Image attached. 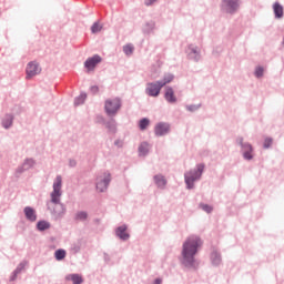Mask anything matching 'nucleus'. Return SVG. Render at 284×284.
Instances as JSON below:
<instances>
[{"mask_svg": "<svg viewBox=\"0 0 284 284\" xmlns=\"http://www.w3.org/2000/svg\"><path fill=\"white\" fill-rule=\"evenodd\" d=\"M201 245H203V242L199 236H190L183 243L182 263L185 267H192V265H194V256H196V252H199Z\"/></svg>", "mask_w": 284, "mask_h": 284, "instance_id": "obj_1", "label": "nucleus"}, {"mask_svg": "<svg viewBox=\"0 0 284 284\" xmlns=\"http://www.w3.org/2000/svg\"><path fill=\"white\" fill-rule=\"evenodd\" d=\"M63 183V179L61 175H58L53 182V191L51 192V202L48 204V209L53 212V214H58L61 216L65 212V207L61 204V185Z\"/></svg>", "mask_w": 284, "mask_h": 284, "instance_id": "obj_2", "label": "nucleus"}, {"mask_svg": "<svg viewBox=\"0 0 284 284\" xmlns=\"http://www.w3.org/2000/svg\"><path fill=\"white\" fill-rule=\"evenodd\" d=\"M203 170H205V165L199 164L196 171H191L185 174V183L189 190H192V187H194V181H199V179H201V174H203Z\"/></svg>", "mask_w": 284, "mask_h": 284, "instance_id": "obj_3", "label": "nucleus"}, {"mask_svg": "<svg viewBox=\"0 0 284 284\" xmlns=\"http://www.w3.org/2000/svg\"><path fill=\"white\" fill-rule=\"evenodd\" d=\"M104 108L109 116H114V114H116V112L121 110V100L118 98H114L112 100H106Z\"/></svg>", "mask_w": 284, "mask_h": 284, "instance_id": "obj_4", "label": "nucleus"}, {"mask_svg": "<svg viewBox=\"0 0 284 284\" xmlns=\"http://www.w3.org/2000/svg\"><path fill=\"white\" fill-rule=\"evenodd\" d=\"M162 88H165V83H161L160 81L151 82L146 87V94H149V97H159Z\"/></svg>", "mask_w": 284, "mask_h": 284, "instance_id": "obj_5", "label": "nucleus"}, {"mask_svg": "<svg viewBox=\"0 0 284 284\" xmlns=\"http://www.w3.org/2000/svg\"><path fill=\"white\" fill-rule=\"evenodd\" d=\"M111 175L110 173L105 172L98 178L97 182V190L98 192H105L108 190V185H110Z\"/></svg>", "mask_w": 284, "mask_h": 284, "instance_id": "obj_6", "label": "nucleus"}, {"mask_svg": "<svg viewBox=\"0 0 284 284\" xmlns=\"http://www.w3.org/2000/svg\"><path fill=\"white\" fill-rule=\"evenodd\" d=\"M237 143H240V145L242 146L244 159H246V161H252V159H254V149L252 148V144L243 143V138H240L237 140Z\"/></svg>", "mask_w": 284, "mask_h": 284, "instance_id": "obj_7", "label": "nucleus"}, {"mask_svg": "<svg viewBox=\"0 0 284 284\" xmlns=\"http://www.w3.org/2000/svg\"><path fill=\"white\" fill-rule=\"evenodd\" d=\"M37 74H41V67L37 62H29L27 65V79H32Z\"/></svg>", "mask_w": 284, "mask_h": 284, "instance_id": "obj_8", "label": "nucleus"}, {"mask_svg": "<svg viewBox=\"0 0 284 284\" xmlns=\"http://www.w3.org/2000/svg\"><path fill=\"white\" fill-rule=\"evenodd\" d=\"M222 8L225 12H236L239 10V0H222Z\"/></svg>", "mask_w": 284, "mask_h": 284, "instance_id": "obj_9", "label": "nucleus"}, {"mask_svg": "<svg viewBox=\"0 0 284 284\" xmlns=\"http://www.w3.org/2000/svg\"><path fill=\"white\" fill-rule=\"evenodd\" d=\"M99 63H101V57L93 55L92 58H89L84 62V68H87V70H89V72H90V71L94 70V68H97V65H99Z\"/></svg>", "mask_w": 284, "mask_h": 284, "instance_id": "obj_10", "label": "nucleus"}, {"mask_svg": "<svg viewBox=\"0 0 284 284\" xmlns=\"http://www.w3.org/2000/svg\"><path fill=\"white\" fill-rule=\"evenodd\" d=\"M168 132H170V124L160 122L155 125L154 133L156 136H164Z\"/></svg>", "mask_w": 284, "mask_h": 284, "instance_id": "obj_11", "label": "nucleus"}, {"mask_svg": "<svg viewBox=\"0 0 284 284\" xmlns=\"http://www.w3.org/2000/svg\"><path fill=\"white\" fill-rule=\"evenodd\" d=\"M116 236H119V239L122 241H128L130 239V234H128V226H119L116 230Z\"/></svg>", "mask_w": 284, "mask_h": 284, "instance_id": "obj_12", "label": "nucleus"}, {"mask_svg": "<svg viewBox=\"0 0 284 284\" xmlns=\"http://www.w3.org/2000/svg\"><path fill=\"white\" fill-rule=\"evenodd\" d=\"M24 214L28 221H31V222L37 221V212H34V209L30 206L24 207Z\"/></svg>", "mask_w": 284, "mask_h": 284, "instance_id": "obj_13", "label": "nucleus"}, {"mask_svg": "<svg viewBox=\"0 0 284 284\" xmlns=\"http://www.w3.org/2000/svg\"><path fill=\"white\" fill-rule=\"evenodd\" d=\"M164 99H166L169 103H176V97L174 95V90L172 88H166Z\"/></svg>", "mask_w": 284, "mask_h": 284, "instance_id": "obj_14", "label": "nucleus"}, {"mask_svg": "<svg viewBox=\"0 0 284 284\" xmlns=\"http://www.w3.org/2000/svg\"><path fill=\"white\" fill-rule=\"evenodd\" d=\"M273 10L276 19L283 18V6H281L278 2H275L273 6Z\"/></svg>", "mask_w": 284, "mask_h": 284, "instance_id": "obj_15", "label": "nucleus"}, {"mask_svg": "<svg viewBox=\"0 0 284 284\" xmlns=\"http://www.w3.org/2000/svg\"><path fill=\"white\" fill-rule=\"evenodd\" d=\"M67 281H72L73 284H81L83 283V277L79 274H71L67 276Z\"/></svg>", "mask_w": 284, "mask_h": 284, "instance_id": "obj_16", "label": "nucleus"}, {"mask_svg": "<svg viewBox=\"0 0 284 284\" xmlns=\"http://www.w3.org/2000/svg\"><path fill=\"white\" fill-rule=\"evenodd\" d=\"M148 152H150V144L144 142L140 145L139 153L141 156H145V154H148Z\"/></svg>", "mask_w": 284, "mask_h": 284, "instance_id": "obj_17", "label": "nucleus"}, {"mask_svg": "<svg viewBox=\"0 0 284 284\" xmlns=\"http://www.w3.org/2000/svg\"><path fill=\"white\" fill-rule=\"evenodd\" d=\"M154 181L158 185V187H165V178H163V175H155L154 176Z\"/></svg>", "mask_w": 284, "mask_h": 284, "instance_id": "obj_18", "label": "nucleus"}, {"mask_svg": "<svg viewBox=\"0 0 284 284\" xmlns=\"http://www.w3.org/2000/svg\"><path fill=\"white\" fill-rule=\"evenodd\" d=\"M85 99H88V94L81 93L74 101V105H83L85 103Z\"/></svg>", "mask_w": 284, "mask_h": 284, "instance_id": "obj_19", "label": "nucleus"}, {"mask_svg": "<svg viewBox=\"0 0 284 284\" xmlns=\"http://www.w3.org/2000/svg\"><path fill=\"white\" fill-rule=\"evenodd\" d=\"M150 125V119L148 118H143L142 120H140L139 122V128L140 130H148V126Z\"/></svg>", "mask_w": 284, "mask_h": 284, "instance_id": "obj_20", "label": "nucleus"}, {"mask_svg": "<svg viewBox=\"0 0 284 284\" xmlns=\"http://www.w3.org/2000/svg\"><path fill=\"white\" fill-rule=\"evenodd\" d=\"M213 265H220L221 264V254L217 252H213L211 255Z\"/></svg>", "mask_w": 284, "mask_h": 284, "instance_id": "obj_21", "label": "nucleus"}, {"mask_svg": "<svg viewBox=\"0 0 284 284\" xmlns=\"http://www.w3.org/2000/svg\"><path fill=\"white\" fill-rule=\"evenodd\" d=\"M101 30H103V26H101L99 22H94L91 27L92 34H97V32H101Z\"/></svg>", "mask_w": 284, "mask_h": 284, "instance_id": "obj_22", "label": "nucleus"}, {"mask_svg": "<svg viewBox=\"0 0 284 284\" xmlns=\"http://www.w3.org/2000/svg\"><path fill=\"white\" fill-rule=\"evenodd\" d=\"M38 230H40V232H43V230H49L50 229V223L45 222V221H41L38 222Z\"/></svg>", "mask_w": 284, "mask_h": 284, "instance_id": "obj_23", "label": "nucleus"}, {"mask_svg": "<svg viewBox=\"0 0 284 284\" xmlns=\"http://www.w3.org/2000/svg\"><path fill=\"white\" fill-rule=\"evenodd\" d=\"M54 255L57 261H63L65 258V250H58Z\"/></svg>", "mask_w": 284, "mask_h": 284, "instance_id": "obj_24", "label": "nucleus"}, {"mask_svg": "<svg viewBox=\"0 0 284 284\" xmlns=\"http://www.w3.org/2000/svg\"><path fill=\"white\" fill-rule=\"evenodd\" d=\"M3 128L8 129L12 125V118L11 115H7L6 119L2 121Z\"/></svg>", "mask_w": 284, "mask_h": 284, "instance_id": "obj_25", "label": "nucleus"}, {"mask_svg": "<svg viewBox=\"0 0 284 284\" xmlns=\"http://www.w3.org/2000/svg\"><path fill=\"white\" fill-rule=\"evenodd\" d=\"M75 219H77V221H85V219H88V213L79 212V213H77Z\"/></svg>", "mask_w": 284, "mask_h": 284, "instance_id": "obj_26", "label": "nucleus"}, {"mask_svg": "<svg viewBox=\"0 0 284 284\" xmlns=\"http://www.w3.org/2000/svg\"><path fill=\"white\" fill-rule=\"evenodd\" d=\"M174 79V77L172 74H169L166 77H164L163 80L160 81V83H164V85H168V83H171V81Z\"/></svg>", "mask_w": 284, "mask_h": 284, "instance_id": "obj_27", "label": "nucleus"}, {"mask_svg": "<svg viewBox=\"0 0 284 284\" xmlns=\"http://www.w3.org/2000/svg\"><path fill=\"white\" fill-rule=\"evenodd\" d=\"M123 51L125 54H132V52H134V47L128 44L123 48Z\"/></svg>", "mask_w": 284, "mask_h": 284, "instance_id": "obj_28", "label": "nucleus"}, {"mask_svg": "<svg viewBox=\"0 0 284 284\" xmlns=\"http://www.w3.org/2000/svg\"><path fill=\"white\" fill-rule=\"evenodd\" d=\"M263 67H257L255 70V77L261 78L263 75Z\"/></svg>", "mask_w": 284, "mask_h": 284, "instance_id": "obj_29", "label": "nucleus"}, {"mask_svg": "<svg viewBox=\"0 0 284 284\" xmlns=\"http://www.w3.org/2000/svg\"><path fill=\"white\" fill-rule=\"evenodd\" d=\"M202 210H204V212H207L210 214V212H212V206L207 205V204H202L201 205Z\"/></svg>", "mask_w": 284, "mask_h": 284, "instance_id": "obj_30", "label": "nucleus"}, {"mask_svg": "<svg viewBox=\"0 0 284 284\" xmlns=\"http://www.w3.org/2000/svg\"><path fill=\"white\" fill-rule=\"evenodd\" d=\"M272 145V139L271 138H266L264 141V148H270Z\"/></svg>", "mask_w": 284, "mask_h": 284, "instance_id": "obj_31", "label": "nucleus"}, {"mask_svg": "<svg viewBox=\"0 0 284 284\" xmlns=\"http://www.w3.org/2000/svg\"><path fill=\"white\" fill-rule=\"evenodd\" d=\"M145 6H152L153 3H156V0H144Z\"/></svg>", "mask_w": 284, "mask_h": 284, "instance_id": "obj_32", "label": "nucleus"}, {"mask_svg": "<svg viewBox=\"0 0 284 284\" xmlns=\"http://www.w3.org/2000/svg\"><path fill=\"white\" fill-rule=\"evenodd\" d=\"M91 92H93V94H97V92H99V87H91Z\"/></svg>", "mask_w": 284, "mask_h": 284, "instance_id": "obj_33", "label": "nucleus"}, {"mask_svg": "<svg viewBox=\"0 0 284 284\" xmlns=\"http://www.w3.org/2000/svg\"><path fill=\"white\" fill-rule=\"evenodd\" d=\"M163 281L161 278H156L154 284H161Z\"/></svg>", "mask_w": 284, "mask_h": 284, "instance_id": "obj_34", "label": "nucleus"}, {"mask_svg": "<svg viewBox=\"0 0 284 284\" xmlns=\"http://www.w3.org/2000/svg\"><path fill=\"white\" fill-rule=\"evenodd\" d=\"M70 164H71V165H77V162L71 161Z\"/></svg>", "mask_w": 284, "mask_h": 284, "instance_id": "obj_35", "label": "nucleus"}, {"mask_svg": "<svg viewBox=\"0 0 284 284\" xmlns=\"http://www.w3.org/2000/svg\"><path fill=\"white\" fill-rule=\"evenodd\" d=\"M187 109H189L190 111H192V106H189Z\"/></svg>", "mask_w": 284, "mask_h": 284, "instance_id": "obj_36", "label": "nucleus"}, {"mask_svg": "<svg viewBox=\"0 0 284 284\" xmlns=\"http://www.w3.org/2000/svg\"><path fill=\"white\" fill-rule=\"evenodd\" d=\"M194 54H196V50H193Z\"/></svg>", "mask_w": 284, "mask_h": 284, "instance_id": "obj_37", "label": "nucleus"}]
</instances>
